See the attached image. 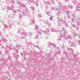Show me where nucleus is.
Listing matches in <instances>:
<instances>
[{"label":"nucleus","instance_id":"nucleus-1","mask_svg":"<svg viewBox=\"0 0 80 80\" xmlns=\"http://www.w3.org/2000/svg\"><path fill=\"white\" fill-rule=\"evenodd\" d=\"M60 35L62 37H63V38H64L65 40H66V39H67V38H68V39H70V38H71L70 36H66L65 37V34L64 33H60Z\"/></svg>","mask_w":80,"mask_h":80},{"label":"nucleus","instance_id":"nucleus-2","mask_svg":"<svg viewBox=\"0 0 80 80\" xmlns=\"http://www.w3.org/2000/svg\"><path fill=\"white\" fill-rule=\"evenodd\" d=\"M21 34L22 37V38H25L28 35V33L27 32H22Z\"/></svg>","mask_w":80,"mask_h":80},{"label":"nucleus","instance_id":"nucleus-3","mask_svg":"<svg viewBox=\"0 0 80 80\" xmlns=\"http://www.w3.org/2000/svg\"><path fill=\"white\" fill-rule=\"evenodd\" d=\"M66 8H64L63 6H62V5H60V7H59V10H61V9H62L64 10V9H65Z\"/></svg>","mask_w":80,"mask_h":80},{"label":"nucleus","instance_id":"nucleus-4","mask_svg":"<svg viewBox=\"0 0 80 80\" xmlns=\"http://www.w3.org/2000/svg\"><path fill=\"white\" fill-rule=\"evenodd\" d=\"M44 33L46 34V35H49L50 34L49 30L48 29H47L46 30L44 31Z\"/></svg>","mask_w":80,"mask_h":80},{"label":"nucleus","instance_id":"nucleus-5","mask_svg":"<svg viewBox=\"0 0 80 80\" xmlns=\"http://www.w3.org/2000/svg\"><path fill=\"white\" fill-rule=\"evenodd\" d=\"M38 28H39V27H38V26L36 25L35 26V30H38Z\"/></svg>","mask_w":80,"mask_h":80},{"label":"nucleus","instance_id":"nucleus-6","mask_svg":"<svg viewBox=\"0 0 80 80\" xmlns=\"http://www.w3.org/2000/svg\"><path fill=\"white\" fill-rule=\"evenodd\" d=\"M73 3H74V4L75 5H79V4L78 2H76V1H75L74 2H73Z\"/></svg>","mask_w":80,"mask_h":80},{"label":"nucleus","instance_id":"nucleus-7","mask_svg":"<svg viewBox=\"0 0 80 80\" xmlns=\"http://www.w3.org/2000/svg\"><path fill=\"white\" fill-rule=\"evenodd\" d=\"M31 22H32V24H34V23H35V22H34V20L33 19V18H32V19Z\"/></svg>","mask_w":80,"mask_h":80},{"label":"nucleus","instance_id":"nucleus-8","mask_svg":"<svg viewBox=\"0 0 80 80\" xmlns=\"http://www.w3.org/2000/svg\"><path fill=\"white\" fill-rule=\"evenodd\" d=\"M68 7L70 9H71V8H73V7L70 6V5H68Z\"/></svg>","mask_w":80,"mask_h":80},{"label":"nucleus","instance_id":"nucleus-9","mask_svg":"<svg viewBox=\"0 0 80 80\" xmlns=\"http://www.w3.org/2000/svg\"><path fill=\"white\" fill-rule=\"evenodd\" d=\"M77 41H75L74 42V44L72 45H77Z\"/></svg>","mask_w":80,"mask_h":80},{"label":"nucleus","instance_id":"nucleus-10","mask_svg":"<svg viewBox=\"0 0 80 80\" xmlns=\"http://www.w3.org/2000/svg\"><path fill=\"white\" fill-rule=\"evenodd\" d=\"M38 34V33H40V32H42V30L38 31H37Z\"/></svg>","mask_w":80,"mask_h":80},{"label":"nucleus","instance_id":"nucleus-11","mask_svg":"<svg viewBox=\"0 0 80 80\" xmlns=\"http://www.w3.org/2000/svg\"><path fill=\"white\" fill-rule=\"evenodd\" d=\"M51 32H55V29H53V28H52Z\"/></svg>","mask_w":80,"mask_h":80},{"label":"nucleus","instance_id":"nucleus-12","mask_svg":"<svg viewBox=\"0 0 80 80\" xmlns=\"http://www.w3.org/2000/svg\"><path fill=\"white\" fill-rule=\"evenodd\" d=\"M38 36H36L35 37V39H37L38 38Z\"/></svg>","mask_w":80,"mask_h":80},{"label":"nucleus","instance_id":"nucleus-13","mask_svg":"<svg viewBox=\"0 0 80 80\" xmlns=\"http://www.w3.org/2000/svg\"><path fill=\"white\" fill-rule=\"evenodd\" d=\"M31 8L32 10H34V7H31Z\"/></svg>","mask_w":80,"mask_h":80},{"label":"nucleus","instance_id":"nucleus-14","mask_svg":"<svg viewBox=\"0 0 80 80\" xmlns=\"http://www.w3.org/2000/svg\"><path fill=\"white\" fill-rule=\"evenodd\" d=\"M46 4H48V5H50V2H48V1L46 2Z\"/></svg>","mask_w":80,"mask_h":80},{"label":"nucleus","instance_id":"nucleus-15","mask_svg":"<svg viewBox=\"0 0 80 80\" xmlns=\"http://www.w3.org/2000/svg\"><path fill=\"white\" fill-rule=\"evenodd\" d=\"M62 30H64V32H66V31H65V28H62Z\"/></svg>","mask_w":80,"mask_h":80},{"label":"nucleus","instance_id":"nucleus-16","mask_svg":"<svg viewBox=\"0 0 80 80\" xmlns=\"http://www.w3.org/2000/svg\"><path fill=\"white\" fill-rule=\"evenodd\" d=\"M7 9H8V10H11V8H10L9 7H7Z\"/></svg>","mask_w":80,"mask_h":80},{"label":"nucleus","instance_id":"nucleus-17","mask_svg":"<svg viewBox=\"0 0 80 80\" xmlns=\"http://www.w3.org/2000/svg\"><path fill=\"white\" fill-rule=\"evenodd\" d=\"M49 12H46V14H47V15H49Z\"/></svg>","mask_w":80,"mask_h":80},{"label":"nucleus","instance_id":"nucleus-18","mask_svg":"<svg viewBox=\"0 0 80 80\" xmlns=\"http://www.w3.org/2000/svg\"><path fill=\"white\" fill-rule=\"evenodd\" d=\"M57 40H61V38H59Z\"/></svg>","mask_w":80,"mask_h":80},{"label":"nucleus","instance_id":"nucleus-19","mask_svg":"<svg viewBox=\"0 0 80 80\" xmlns=\"http://www.w3.org/2000/svg\"><path fill=\"white\" fill-rule=\"evenodd\" d=\"M51 2H52V3H53V0H51Z\"/></svg>","mask_w":80,"mask_h":80},{"label":"nucleus","instance_id":"nucleus-20","mask_svg":"<svg viewBox=\"0 0 80 80\" xmlns=\"http://www.w3.org/2000/svg\"><path fill=\"white\" fill-rule=\"evenodd\" d=\"M42 16H41V15L40 14H39L38 15V17H41Z\"/></svg>","mask_w":80,"mask_h":80},{"label":"nucleus","instance_id":"nucleus-21","mask_svg":"<svg viewBox=\"0 0 80 80\" xmlns=\"http://www.w3.org/2000/svg\"><path fill=\"white\" fill-rule=\"evenodd\" d=\"M4 27H5V28H7V25H5L4 26Z\"/></svg>","mask_w":80,"mask_h":80},{"label":"nucleus","instance_id":"nucleus-22","mask_svg":"<svg viewBox=\"0 0 80 80\" xmlns=\"http://www.w3.org/2000/svg\"><path fill=\"white\" fill-rule=\"evenodd\" d=\"M76 29L77 30H78V28L77 27H76Z\"/></svg>","mask_w":80,"mask_h":80},{"label":"nucleus","instance_id":"nucleus-23","mask_svg":"<svg viewBox=\"0 0 80 80\" xmlns=\"http://www.w3.org/2000/svg\"><path fill=\"white\" fill-rule=\"evenodd\" d=\"M22 15H20L19 17V18H22Z\"/></svg>","mask_w":80,"mask_h":80},{"label":"nucleus","instance_id":"nucleus-24","mask_svg":"<svg viewBox=\"0 0 80 80\" xmlns=\"http://www.w3.org/2000/svg\"><path fill=\"white\" fill-rule=\"evenodd\" d=\"M32 35V33H30L29 36H31Z\"/></svg>","mask_w":80,"mask_h":80},{"label":"nucleus","instance_id":"nucleus-25","mask_svg":"<svg viewBox=\"0 0 80 80\" xmlns=\"http://www.w3.org/2000/svg\"><path fill=\"white\" fill-rule=\"evenodd\" d=\"M66 13L67 15H68L69 14V13H68V12H66Z\"/></svg>","mask_w":80,"mask_h":80},{"label":"nucleus","instance_id":"nucleus-26","mask_svg":"<svg viewBox=\"0 0 80 80\" xmlns=\"http://www.w3.org/2000/svg\"><path fill=\"white\" fill-rule=\"evenodd\" d=\"M20 29H19V30H18V33H20Z\"/></svg>","mask_w":80,"mask_h":80},{"label":"nucleus","instance_id":"nucleus-27","mask_svg":"<svg viewBox=\"0 0 80 80\" xmlns=\"http://www.w3.org/2000/svg\"><path fill=\"white\" fill-rule=\"evenodd\" d=\"M78 43L79 44H80V41H78Z\"/></svg>","mask_w":80,"mask_h":80},{"label":"nucleus","instance_id":"nucleus-28","mask_svg":"<svg viewBox=\"0 0 80 80\" xmlns=\"http://www.w3.org/2000/svg\"><path fill=\"white\" fill-rule=\"evenodd\" d=\"M0 54H2V51H0Z\"/></svg>","mask_w":80,"mask_h":80},{"label":"nucleus","instance_id":"nucleus-29","mask_svg":"<svg viewBox=\"0 0 80 80\" xmlns=\"http://www.w3.org/2000/svg\"><path fill=\"white\" fill-rule=\"evenodd\" d=\"M50 20H52V18H50Z\"/></svg>","mask_w":80,"mask_h":80},{"label":"nucleus","instance_id":"nucleus-30","mask_svg":"<svg viewBox=\"0 0 80 80\" xmlns=\"http://www.w3.org/2000/svg\"><path fill=\"white\" fill-rule=\"evenodd\" d=\"M66 2H68V0H65Z\"/></svg>","mask_w":80,"mask_h":80},{"label":"nucleus","instance_id":"nucleus-31","mask_svg":"<svg viewBox=\"0 0 80 80\" xmlns=\"http://www.w3.org/2000/svg\"><path fill=\"white\" fill-rule=\"evenodd\" d=\"M74 37H76V34H75L74 35Z\"/></svg>","mask_w":80,"mask_h":80},{"label":"nucleus","instance_id":"nucleus-32","mask_svg":"<svg viewBox=\"0 0 80 80\" xmlns=\"http://www.w3.org/2000/svg\"><path fill=\"white\" fill-rule=\"evenodd\" d=\"M9 27H10V28H11V26H9Z\"/></svg>","mask_w":80,"mask_h":80},{"label":"nucleus","instance_id":"nucleus-33","mask_svg":"<svg viewBox=\"0 0 80 80\" xmlns=\"http://www.w3.org/2000/svg\"><path fill=\"white\" fill-rule=\"evenodd\" d=\"M78 37L80 38V36H78Z\"/></svg>","mask_w":80,"mask_h":80},{"label":"nucleus","instance_id":"nucleus-34","mask_svg":"<svg viewBox=\"0 0 80 80\" xmlns=\"http://www.w3.org/2000/svg\"><path fill=\"white\" fill-rule=\"evenodd\" d=\"M49 26H50V24H49Z\"/></svg>","mask_w":80,"mask_h":80},{"label":"nucleus","instance_id":"nucleus-35","mask_svg":"<svg viewBox=\"0 0 80 80\" xmlns=\"http://www.w3.org/2000/svg\"><path fill=\"white\" fill-rule=\"evenodd\" d=\"M21 55H22V53H21Z\"/></svg>","mask_w":80,"mask_h":80},{"label":"nucleus","instance_id":"nucleus-36","mask_svg":"<svg viewBox=\"0 0 80 80\" xmlns=\"http://www.w3.org/2000/svg\"><path fill=\"white\" fill-rule=\"evenodd\" d=\"M58 26H60V25H59V24H58Z\"/></svg>","mask_w":80,"mask_h":80},{"label":"nucleus","instance_id":"nucleus-37","mask_svg":"<svg viewBox=\"0 0 80 80\" xmlns=\"http://www.w3.org/2000/svg\"><path fill=\"white\" fill-rule=\"evenodd\" d=\"M72 26L73 27V25H72Z\"/></svg>","mask_w":80,"mask_h":80},{"label":"nucleus","instance_id":"nucleus-38","mask_svg":"<svg viewBox=\"0 0 80 80\" xmlns=\"http://www.w3.org/2000/svg\"><path fill=\"white\" fill-rule=\"evenodd\" d=\"M72 21V22H73V21Z\"/></svg>","mask_w":80,"mask_h":80},{"label":"nucleus","instance_id":"nucleus-39","mask_svg":"<svg viewBox=\"0 0 80 80\" xmlns=\"http://www.w3.org/2000/svg\"><path fill=\"white\" fill-rule=\"evenodd\" d=\"M79 24H80V23H79Z\"/></svg>","mask_w":80,"mask_h":80}]
</instances>
